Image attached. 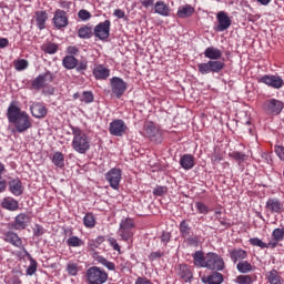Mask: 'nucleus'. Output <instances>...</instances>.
Masks as SVG:
<instances>
[{
  "label": "nucleus",
  "instance_id": "10",
  "mask_svg": "<svg viewBox=\"0 0 284 284\" xmlns=\"http://www.w3.org/2000/svg\"><path fill=\"white\" fill-rule=\"evenodd\" d=\"M111 26H112V22H110V20L100 22L93 29L94 37H97V39H99L100 41H105V40L110 39Z\"/></svg>",
  "mask_w": 284,
  "mask_h": 284
},
{
  "label": "nucleus",
  "instance_id": "62",
  "mask_svg": "<svg viewBox=\"0 0 284 284\" xmlns=\"http://www.w3.org/2000/svg\"><path fill=\"white\" fill-rule=\"evenodd\" d=\"M275 154L281 161H284V146H275Z\"/></svg>",
  "mask_w": 284,
  "mask_h": 284
},
{
  "label": "nucleus",
  "instance_id": "11",
  "mask_svg": "<svg viewBox=\"0 0 284 284\" xmlns=\"http://www.w3.org/2000/svg\"><path fill=\"white\" fill-rule=\"evenodd\" d=\"M217 24L214 26L215 32H225L232 26V18L225 11H220L216 14Z\"/></svg>",
  "mask_w": 284,
  "mask_h": 284
},
{
  "label": "nucleus",
  "instance_id": "15",
  "mask_svg": "<svg viewBox=\"0 0 284 284\" xmlns=\"http://www.w3.org/2000/svg\"><path fill=\"white\" fill-rule=\"evenodd\" d=\"M265 210L271 214H283L284 205L278 197H271L265 203Z\"/></svg>",
  "mask_w": 284,
  "mask_h": 284
},
{
  "label": "nucleus",
  "instance_id": "16",
  "mask_svg": "<svg viewBox=\"0 0 284 284\" xmlns=\"http://www.w3.org/2000/svg\"><path fill=\"white\" fill-rule=\"evenodd\" d=\"M92 74L95 81H108L110 79V69L103 64H94Z\"/></svg>",
  "mask_w": 284,
  "mask_h": 284
},
{
  "label": "nucleus",
  "instance_id": "17",
  "mask_svg": "<svg viewBox=\"0 0 284 284\" xmlns=\"http://www.w3.org/2000/svg\"><path fill=\"white\" fill-rule=\"evenodd\" d=\"M3 239L6 243H10V245H13V247H19L23 252L26 247L23 246V241L21 237H19V234L12 232V231H7L3 234Z\"/></svg>",
  "mask_w": 284,
  "mask_h": 284
},
{
  "label": "nucleus",
  "instance_id": "57",
  "mask_svg": "<svg viewBox=\"0 0 284 284\" xmlns=\"http://www.w3.org/2000/svg\"><path fill=\"white\" fill-rule=\"evenodd\" d=\"M45 234V230L40 224H36L33 227V236H43Z\"/></svg>",
  "mask_w": 284,
  "mask_h": 284
},
{
  "label": "nucleus",
  "instance_id": "48",
  "mask_svg": "<svg viewBox=\"0 0 284 284\" xmlns=\"http://www.w3.org/2000/svg\"><path fill=\"white\" fill-rule=\"evenodd\" d=\"M231 159H234L235 161H237L239 165H241L243 163V161H245V159H247V155H245L242 152L239 151H234L232 153H230Z\"/></svg>",
  "mask_w": 284,
  "mask_h": 284
},
{
  "label": "nucleus",
  "instance_id": "50",
  "mask_svg": "<svg viewBox=\"0 0 284 284\" xmlns=\"http://www.w3.org/2000/svg\"><path fill=\"white\" fill-rule=\"evenodd\" d=\"M272 236H273L274 241H276L277 243H281V241H283V239H284V229L273 230Z\"/></svg>",
  "mask_w": 284,
  "mask_h": 284
},
{
  "label": "nucleus",
  "instance_id": "37",
  "mask_svg": "<svg viewBox=\"0 0 284 284\" xmlns=\"http://www.w3.org/2000/svg\"><path fill=\"white\" fill-rule=\"evenodd\" d=\"M51 161L55 168L63 169L65 168V158L63 156V153L57 151L53 153Z\"/></svg>",
  "mask_w": 284,
  "mask_h": 284
},
{
  "label": "nucleus",
  "instance_id": "30",
  "mask_svg": "<svg viewBox=\"0 0 284 284\" xmlns=\"http://www.w3.org/2000/svg\"><path fill=\"white\" fill-rule=\"evenodd\" d=\"M40 50H42L44 54H57L59 52V44L47 41L41 44Z\"/></svg>",
  "mask_w": 284,
  "mask_h": 284
},
{
  "label": "nucleus",
  "instance_id": "32",
  "mask_svg": "<svg viewBox=\"0 0 284 284\" xmlns=\"http://www.w3.org/2000/svg\"><path fill=\"white\" fill-rule=\"evenodd\" d=\"M236 270H237V272H240V274H250V272H254V265H252V263L243 260L237 263Z\"/></svg>",
  "mask_w": 284,
  "mask_h": 284
},
{
  "label": "nucleus",
  "instance_id": "5",
  "mask_svg": "<svg viewBox=\"0 0 284 284\" xmlns=\"http://www.w3.org/2000/svg\"><path fill=\"white\" fill-rule=\"evenodd\" d=\"M223 68H225V62L209 60L207 62L197 64V72L200 74H210L212 72L217 74Z\"/></svg>",
  "mask_w": 284,
  "mask_h": 284
},
{
  "label": "nucleus",
  "instance_id": "42",
  "mask_svg": "<svg viewBox=\"0 0 284 284\" xmlns=\"http://www.w3.org/2000/svg\"><path fill=\"white\" fill-rule=\"evenodd\" d=\"M67 245L69 247H81L83 245V240L79 239V236L73 235L67 240Z\"/></svg>",
  "mask_w": 284,
  "mask_h": 284
},
{
  "label": "nucleus",
  "instance_id": "35",
  "mask_svg": "<svg viewBox=\"0 0 284 284\" xmlns=\"http://www.w3.org/2000/svg\"><path fill=\"white\" fill-rule=\"evenodd\" d=\"M192 14H194V9L190 4L179 7L178 9V17L180 19H187V17H192Z\"/></svg>",
  "mask_w": 284,
  "mask_h": 284
},
{
  "label": "nucleus",
  "instance_id": "46",
  "mask_svg": "<svg viewBox=\"0 0 284 284\" xmlns=\"http://www.w3.org/2000/svg\"><path fill=\"white\" fill-rule=\"evenodd\" d=\"M81 103H93L94 102V94L91 91H84L80 97Z\"/></svg>",
  "mask_w": 284,
  "mask_h": 284
},
{
  "label": "nucleus",
  "instance_id": "58",
  "mask_svg": "<svg viewBox=\"0 0 284 284\" xmlns=\"http://www.w3.org/2000/svg\"><path fill=\"white\" fill-rule=\"evenodd\" d=\"M108 243L113 247L115 252H121V246L119 245V242H116V239L114 237H109Z\"/></svg>",
  "mask_w": 284,
  "mask_h": 284
},
{
  "label": "nucleus",
  "instance_id": "60",
  "mask_svg": "<svg viewBox=\"0 0 284 284\" xmlns=\"http://www.w3.org/2000/svg\"><path fill=\"white\" fill-rule=\"evenodd\" d=\"M75 70L77 72H85V70H88V62L87 61L78 62Z\"/></svg>",
  "mask_w": 284,
  "mask_h": 284
},
{
  "label": "nucleus",
  "instance_id": "47",
  "mask_svg": "<svg viewBox=\"0 0 284 284\" xmlns=\"http://www.w3.org/2000/svg\"><path fill=\"white\" fill-rule=\"evenodd\" d=\"M235 283H237V284H253L254 280L252 278V275H239L235 278Z\"/></svg>",
  "mask_w": 284,
  "mask_h": 284
},
{
  "label": "nucleus",
  "instance_id": "40",
  "mask_svg": "<svg viewBox=\"0 0 284 284\" xmlns=\"http://www.w3.org/2000/svg\"><path fill=\"white\" fill-rule=\"evenodd\" d=\"M118 235L120 236V239L122 241H130V239H132V236H134V231H131L129 229L119 227Z\"/></svg>",
  "mask_w": 284,
  "mask_h": 284
},
{
  "label": "nucleus",
  "instance_id": "19",
  "mask_svg": "<svg viewBox=\"0 0 284 284\" xmlns=\"http://www.w3.org/2000/svg\"><path fill=\"white\" fill-rule=\"evenodd\" d=\"M28 223H30V215L20 213L16 216L12 227L13 230H26L28 227Z\"/></svg>",
  "mask_w": 284,
  "mask_h": 284
},
{
  "label": "nucleus",
  "instance_id": "27",
  "mask_svg": "<svg viewBox=\"0 0 284 284\" xmlns=\"http://www.w3.org/2000/svg\"><path fill=\"white\" fill-rule=\"evenodd\" d=\"M1 206L3 210H9V212H17V210H19V201L12 197H4L2 200Z\"/></svg>",
  "mask_w": 284,
  "mask_h": 284
},
{
  "label": "nucleus",
  "instance_id": "7",
  "mask_svg": "<svg viewBox=\"0 0 284 284\" xmlns=\"http://www.w3.org/2000/svg\"><path fill=\"white\" fill-rule=\"evenodd\" d=\"M111 83V92L116 97V99H120L125 94V91L128 90V83L119 78V77H113L110 79Z\"/></svg>",
  "mask_w": 284,
  "mask_h": 284
},
{
  "label": "nucleus",
  "instance_id": "38",
  "mask_svg": "<svg viewBox=\"0 0 284 284\" xmlns=\"http://www.w3.org/2000/svg\"><path fill=\"white\" fill-rule=\"evenodd\" d=\"M179 230H180V236H182V239H187L190 234H192V227L187 223V220H182L180 222Z\"/></svg>",
  "mask_w": 284,
  "mask_h": 284
},
{
  "label": "nucleus",
  "instance_id": "24",
  "mask_svg": "<svg viewBox=\"0 0 284 284\" xmlns=\"http://www.w3.org/2000/svg\"><path fill=\"white\" fill-rule=\"evenodd\" d=\"M204 57L210 59L209 61H219L223 57V51L216 47H209L204 50Z\"/></svg>",
  "mask_w": 284,
  "mask_h": 284
},
{
  "label": "nucleus",
  "instance_id": "44",
  "mask_svg": "<svg viewBox=\"0 0 284 284\" xmlns=\"http://www.w3.org/2000/svg\"><path fill=\"white\" fill-rule=\"evenodd\" d=\"M45 85H48L45 83V80L43 79V77L40 74L38 75L33 81H32V88L34 90H41V88H45Z\"/></svg>",
  "mask_w": 284,
  "mask_h": 284
},
{
  "label": "nucleus",
  "instance_id": "28",
  "mask_svg": "<svg viewBox=\"0 0 284 284\" xmlns=\"http://www.w3.org/2000/svg\"><path fill=\"white\" fill-rule=\"evenodd\" d=\"M94 261H97V263H99L103 267H106L109 272H116V264L103 257L102 255H95Z\"/></svg>",
  "mask_w": 284,
  "mask_h": 284
},
{
  "label": "nucleus",
  "instance_id": "1",
  "mask_svg": "<svg viewBox=\"0 0 284 284\" xmlns=\"http://www.w3.org/2000/svg\"><path fill=\"white\" fill-rule=\"evenodd\" d=\"M7 119L9 123L14 125L16 132L19 134H23V132H28L32 128L30 115L26 111H21V108L14 102H11L7 110Z\"/></svg>",
  "mask_w": 284,
  "mask_h": 284
},
{
  "label": "nucleus",
  "instance_id": "43",
  "mask_svg": "<svg viewBox=\"0 0 284 284\" xmlns=\"http://www.w3.org/2000/svg\"><path fill=\"white\" fill-rule=\"evenodd\" d=\"M250 244L253 245L254 247H261L262 250H265L267 247H270V245L272 244H267L265 242H263L261 239L258 237H251L248 240Z\"/></svg>",
  "mask_w": 284,
  "mask_h": 284
},
{
  "label": "nucleus",
  "instance_id": "41",
  "mask_svg": "<svg viewBox=\"0 0 284 284\" xmlns=\"http://www.w3.org/2000/svg\"><path fill=\"white\" fill-rule=\"evenodd\" d=\"M78 37L80 39H91L92 38V28L84 26L78 30Z\"/></svg>",
  "mask_w": 284,
  "mask_h": 284
},
{
  "label": "nucleus",
  "instance_id": "55",
  "mask_svg": "<svg viewBox=\"0 0 284 284\" xmlns=\"http://www.w3.org/2000/svg\"><path fill=\"white\" fill-rule=\"evenodd\" d=\"M184 243L192 247H199V237L189 235L187 237H184Z\"/></svg>",
  "mask_w": 284,
  "mask_h": 284
},
{
  "label": "nucleus",
  "instance_id": "59",
  "mask_svg": "<svg viewBox=\"0 0 284 284\" xmlns=\"http://www.w3.org/2000/svg\"><path fill=\"white\" fill-rule=\"evenodd\" d=\"M42 79H44V83H52V81H54V73L47 71L44 74H41Z\"/></svg>",
  "mask_w": 284,
  "mask_h": 284
},
{
  "label": "nucleus",
  "instance_id": "64",
  "mask_svg": "<svg viewBox=\"0 0 284 284\" xmlns=\"http://www.w3.org/2000/svg\"><path fill=\"white\" fill-rule=\"evenodd\" d=\"M135 284H154L152 281L148 280V277H138L135 280Z\"/></svg>",
  "mask_w": 284,
  "mask_h": 284
},
{
  "label": "nucleus",
  "instance_id": "31",
  "mask_svg": "<svg viewBox=\"0 0 284 284\" xmlns=\"http://www.w3.org/2000/svg\"><path fill=\"white\" fill-rule=\"evenodd\" d=\"M265 276L267 283L270 284H283V277H281L278 271L274 268L272 271L266 272Z\"/></svg>",
  "mask_w": 284,
  "mask_h": 284
},
{
  "label": "nucleus",
  "instance_id": "12",
  "mask_svg": "<svg viewBox=\"0 0 284 284\" xmlns=\"http://www.w3.org/2000/svg\"><path fill=\"white\" fill-rule=\"evenodd\" d=\"M122 174L123 172L121 171V169L116 168H113L105 173V179L112 190H119V185H121Z\"/></svg>",
  "mask_w": 284,
  "mask_h": 284
},
{
  "label": "nucleus",
  "instance_id": "25",
  "mask_svg": "<svg viewBox=\"0 0 284 284\" xmlns=\"http://www.w3.org/2000/svg\"><path fill=\"white\" fill-rule=\"evenodd\" d=\"M193 263L195 267H206L207 265V254H203V251H195L192 255Z\"/></svg>",
  "mask_w": 284,
  "mask_h": 284
},
{
  "label": "nucleus",
  "instance_id": "9",
  "mask_svg": "<svg viewBox=\"0 0 284 284\" xmlns=\"http://www.w3.org/2000/svg\"><path fill=\"white\" fill-rule=\"evenodd\" d=\"M144 132L148 139H150V141H152L153 143H163V133L161 132V130H159V128H156V125H154V123H145Z\"/></svg>",
  "mask_w": 284,
  "mask_h": 284
},
{
  "label": "nucleus",
  "instance_id": "52",
  "mask_svg": "<svg viewBox=\"0 0 284 284\" xmlns=\"http://www.w3.org/2000/svg\"><path fill=\"white\" fill-rule=\"evenodd\" d=\"M199 214H210V207L203 202H195Z\"/></svg>",
  "mask_w": 284,
  "mask_h": 284
},
{
  "label": "nucleus",
  "instance_id": "29",
  "mask_svg": "<svg viewBox=\"0 0 284 284\" xmlns=\"http://www.w3.org/2000/svg\"><path fill=\"white\" fill-rule=\"evenodd\" d=\"M36 22L39 30H45V22L48 21L47 11H36Z\"/></svg>",
  "mask_w": 284,
  "mask_h": 284
},
{
  "label": "nucleus",
  "instance_id": "49",
  "mask_svg": "<svg viewBox=\"0 0 284 284\" xmlns=\"http://www.w3.org/2000/svg\"><path fill=\"white\" fill-rule=\"evenodd\" d=\"M120 227H122L123 230L134 231V221L130 217H126L125 220L121 221Z\"/></svg>",
  "mask_w": 284,
  "mask_h": 284
},
{
  "label": "nucleus",
  "instance_id": "21",
  "mask_svg": "<svg viewBox=\"0 0 284 284\" xmlns=\"http://www.w3.org/2000/svg\"><path fill=\"white\" fill-rule=\"evenodd\" d=\"M179 163L181 168L185 171H190L194 168V165H196L194 161V155L187 153L181 155Z\"/></svg>",
  "mask_w": 284,
  "mask_h": 284
},
{
  "label": "nucleus",
  "instance_id": "33",
  "mask_svg": "<svg viewBox=\"0 0 284 284\" xmlns=\"http://www.w3.org/2000/svg\"><path fill=\"white\" fill-rule=\"evenodd\" d=\"M23 253L30 261V265L27 267V276H34V274H37V260H33L28 250L23 248Z\"/></svg>",
  "mask_w": 284,
  "mask_h": 284
},
{
  "label": "nucleus",
  "instance_id": "63",
  "mask_svg": "<svg viewBox=\"0 0 284 284\" xmlns=\"http://www.w3.org/2000/svg\"><path fill=\"white\" fill-rule=\"evenodd\" d=\"M113 17H116V19H125V11L121 9H115L113 12Z\"/></svg>",
  "mask_w": 284,
  "mask_h": 284
},
{
  "label": "nucleus",
  "instance_id": "23",
  "mask_svg": "<svg viewBox=\"0 0 284 284\" xmlns=\"http://www.w3.org/2000/svg\"><path fill=\"white\" fill-rule=\"evenodd\" d=\"M9 191L13 196H21L23 194V183L19 179L9 181Z\"/></svg>",
  "mask_w": 284,
  "mask_h": 284
},
{
  "label": "nucleus",
  "instance_id": "34",
  "mask_svg": "<svg viewBox=\"0 0 284 284\" xmlns=\"http://www.w3.org/2000/svg\"><path fill=\"white\" fill-rule=\"evenodd\" d=\"M203 283L209 284H221L223 283V274L219 272H213L211 275L202 278Z\"/></svg>",
  "mask_w": 284,
  "mask_h": 284
},
{
  "label": "nucleus",
  "instance_id": "22",
  "mask_svg": "<svg viewBox=\"0 0 284 284\" xmlns=\"http://www.w3.org/2000/svg\"><path fill=\"white\" fill-rule=\"evenodd\" d=\"M230 258L232 263H239V261H245L247 258V251L243 248L229 250Z\"/></svg>",
  "mask_w": 284,
  "mask_h": 284
},
{
  "label": "nucleus",
  "instance_id": "8",
  "mask_svg": "<svg viewBox=\"0 0 284 284\" xmlns=\"http://www.w3.org/2000/svg\"><path fill=\"white\" fill-rule=\"evenodd\" d=\"M258 83H264V85H267L268 88H273L274 90H281L283 88V78L281 75H274V74H265L257 79Z\"/></svg>",
  "mask_w": 284,
  "mask_h": 284
},
{
  "label": "nucleus",
  "instance_id": "13",
  "mask_svg": "<svg viewBox=\"0 0 284 284\" xmlns=\"http://www.w3.org/2000/svg\"><path fill=\"white\" fill-rule=\"evenodd\" d=\"M52 23L55 30H61L63 28H68V13L65 11L58 9L54 11Z\"/></svg>",
  "mask_w": 284,
  "mask_h": 284
},
{
  "label": "nucleus",
  "instance_id": "53",
  "mask_svg": "<svg viewBox=\"0 0 284 284\" xmlns=\"http://www.w3.org/2000/svg\"><path fill=\"white\" fill-rule=\"evenodd\" d=\"M78 18L80 19V21H90V19H92V13H90V11L85 9H81L78 12Z\"/></svg>",
  "mask_w": 284,
  "mask_h": 284
},
{
  "label": "nucleus",
  "instance_id": "26",
  "mask_svg": "<svg viewBox=\"0 0 284 284\" xmlns=\"http://www.w3.org/2000/svg\"><path fill=\"white\" fill-rule=\"evenodd\" d=\"M155 14L160 17H170V6H168L163 0H159L154 4Z\"/></svg>",
  "mask_w": 284,
  "mask_h": 284
},
{
  "label": "nucleus",
  "instance_id": "51",
  "mask_svg": "<svg viewBox=\"0 0 284 284\" xmlns=\"http://www.w3.org/2000/svg\"><path fill=\"white\" fill-rule=\"evenodd\" d=\"M101 243H103V236H98L94 240H90L88 242V245H89L90 250H98V247L101 245Z\"/></svg>",
  "mask_w": 284,
  "mask_h": 284
},
{
  "label": "nucleus",
  "instance_id": "20",
  "mask_svg": "<svg viewBox=\"0 0 284 284\" xmlns=\"http://www.w3.org/2000/svg\"><path fill=\"white\" fill-rule=\"evenodd\" d=\"M178 274L185 283H192V278H194V274L187 264H180L178 268Z\"/></svg>",
  "mask_w": 284,
  "mask_h": 284
},
{
  "label": "nucleus",
  "instance_id": "56",
  "mask_svg": "<svg viewBox=\"0 0 284 284\" xmlns=\"http://www.w3.org/2000/svg\"><path fill=\"white\" fill-rule=\"evenodd\" d=\"M168 193V186H156L153 189L154 196H163V194Z\"/></svg>",
  "mask_w": 284,
  "mask_h": 284
},
{
  "label": "nucleus",
  "instance_id": "18",
  "mask_svg": "<svg viewBox=\"0 0 284 284\" xmlns=\"http://www.w3.org/2000/svg\"><path fill=\"white\" fill-rule=\"evenodd\" d=\"M30 111L34 119H43L48 115V109L41 102H33L30 106Z\"/></svg>",
  "mask_w": 284,
  "mask_h": 284
},
{
  "label": "nucleus",
  "instance_id": "45",
  "mask_svg": "<svg viewBox=\"0 0 284 284\" xmlns=\"http://www.w3.org/2000/svg\"><path fill=\"white\" fill-rule=\"evenodd\" d=\"M67 272L70 276H77L79 274V264L69 262L67 264Z\"/></svg>",
  "mask_w": 284,
  "mask_h": 284
},
{
  "label": "nucleus",
  "instance_id": "36",
  "mask_svg": "<svg viewBox=\"0 0 284 284\" xmlns=\"http://www.w3.org/2000/svg\"><path fill=\"white\" fill-rule=\"evenodd\" d=\"M79 64V60L74 58V55H67L62 60V65L65 68V70H74L77 65Z\"/></svg>",
  "mask_w": 284,
  "mask_h": 284
},
{
  "label": "nucleus",
  "instance_id": "14",
  "mask_svg": "<svg viewBox=\"0 0 284 284\" xmlns=\"http://www.w3.org/2000/svg\"><path fill=\"white\" fill-rule=\"evenodd\" d=\"M128 130V125L125 122L121 119L113 120L109 124V132L112 134V136H123Z\"/></svg>",
  "mask_w": 284,
  "mask_h": 284
},
{
  "label": "nucleus",
  "instance_id": "2",
  "mask_svg": "<svg viewBox=\"0 0 284 284\" xmlns=\"http://www.w3.org/2000/svg\"><path fill=\"white\" fill-rule=\"evenodd\" d=\"M73 134L71 143L72 150L78 154H87L90 151L91 141L90 135L83 132L79 126H70Z\"/></svg>",
  "mask_w": 284,
  "mask_h": 284
},
{
  "label": "nucleus",
  "instance_id": "4",
  "mask_svg": "<svg viewBox=\"0 0 284 284\" xmlns=\"http://www.w3.org/2000/svg\"><path fill=\"white\" fill-rule=\"evenodd\" d=\"M206 270H211L212 272H223L225 270V261L221 255L209 252L206 253Z\"/></svg>",
  "mask_w": 284,
  "mask_h": 284
},
{
  "label": "nucleus",
  "instance_id": "3",
  "mask_svg": "<svg viewBox=\"0 0 284 284\" xmlns=\"http://www.w3.org/2000/svg\"><path fill=\"white\" fill-rule=\"evenodd\" d=\"M88 284H104L108 283V272L99 266H91L87 270Z\"/></svg>",
  "mask_w": 284,
  "mask_h": 284
},
{
  "label": "nucleus",
  "instance_id": "54",
  "mask_svg": "<svg viewBox=\"0 0 284 284\" xmlns=\"http://www.w3.org/2000/svg\"><path fill=\"white\" fill-rule=\"evenodd\" d=\"M14 68L18 72H21L23 70L28 69V60L26 59H20L14 63Z\"/></svg>",
  "mask_w": 284,
  "mask_h": 284
},
{
  "label": "nucleus",
  "instance_id": "6",
  "mask_svg": "<svg viewBox=\"0 0 284 284\" xmlns=\"http://www.w3.org/2000/svg\"><path fill=\"white\" fill-rule=\"evenodd\" d=\"M284 103L277 99H268L264 102L263 109L266 114H272V116H276L283 112Z\"/></svg>",
  "mask_w": 284,
  "mask_h": 284
},
{
  "label": "nucleus",
  "instance_id": "61",
  "mask_svg": "<svg viewBox=\"0 0 284 284\" xmlns=\"http://www.w3.org/2000/svg\"><path fill=\"white\" fill-rule=\"evenodd\" d=\"M161 256H164V253L161 252V251H155V252H152L150 255H149V261H156V258H161Z\"/></svg>",
  "mask_w": 284,
  "mask_h": 284
},
{
  "label": "nucleus",
  "instance_id": "39",
  "mask_svg": "<svg viewBox=\"0 0 284 284\" xmlns=\"http://www.w3.org/2000/svg\"><path fill=\"white\" fill-rule=\"evenodd\" d=\"M83 224L85 227L92 229L97 225V217H94L93 213H87L83 217Z\"/></svg>",
  "mask_w": 284,
  "mask_h": 284
}]
</instances>
